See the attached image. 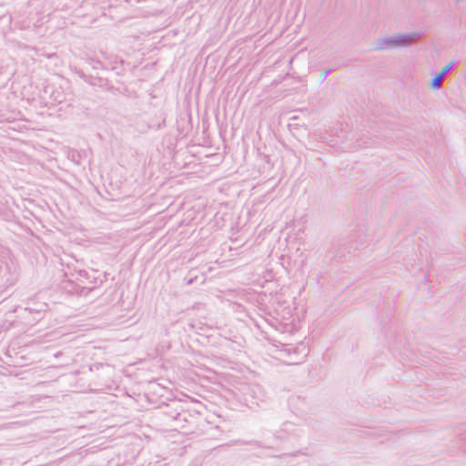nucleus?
Segmentation results:
<instances>
[{
	"label": "nucleus",
	"mask_w": 466,
	"mask_h": 466,
	"mask_svg": "<svg viewBox=\"0 0 466 466\" xmlns=\"http://www.w3.org/2000/svg\"><path fill=\"white\" fill-rule=\"evenodd\" d=\"M79 275H80V276H82V275H85V276H86V272H85V271H84V272L80 271V272H79Z\"/></svg>",
	"instance_id": "nucleus-5"
},
{
	"label": "nucleus",
	"mask_w": 466,
	"mask_h": 466,
	"mask_svg": "<svg viewBox=\"0 0 466 466\" xmlns=\"http://www.w3.org/2000/svg\"><path fill=\"white\" fill-rule=\"evenodd\" d=\"M421 37L419 32L408 34H397L388 37L380 38L376 42L375 49L383 51L390 48L409 46L417 42Z\"/></svg>",
	"instance_id": "nucleus-1"
},
{
	"label": "nucleus",
	"mask_w": 466,
	"mask_h": 466,
	"mask_svg": "<svg viewBox=\"0 0 466 466\" xmlns=\"http://www.w3.org/2000/svg\"><path fill=\"white\" fill-rule=\"evenodd\" d=\"M266 400V392L258 384H252L247 387L244 392V401L249 408L258 407Z\"/></svg>",
	"instance_id": "nucleus-2"
},
{
	"label": "nucleus",
	"mask_w": 466,
	"mask_h": 466,
	"mask_svg": "<svg viewBox=\"0 0 466 466\" xmlns=\"http://www.w3.org/2000/svg\"><path fill=\"white\" fill-rule=\"evenodd\" d=\"M454 66V62H450L445 67L437 74L431 80V86L433 89H439L441 86L442 79L445 77V76L451 70V68Z\"/></svg>",
	"instance_id": "nucleus-3"
},
{
	"label": "nucleus",
	"mask_w": 466,
	"mask_h": 466,
	"mask_svg": "<svg viewBox=\"0 0 466 466\" xmlns=\"http://www.w3.org/2000/svg\"><path fill=\"white\" fill-rule=\"evenodd\" d=\"M329 71L327 70L325 73H324V77H326L328 75H329Z\"/></svg>",
	"instance_id": "nucleus-4"
}]
</instances>
